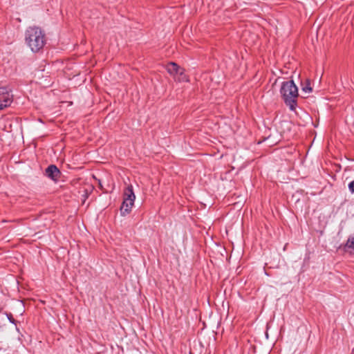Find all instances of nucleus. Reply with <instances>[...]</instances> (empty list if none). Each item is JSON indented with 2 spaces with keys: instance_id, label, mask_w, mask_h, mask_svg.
Wrapping results in <instances>:
<instances>
[{
  "instance_id": "obj_7",
  "label": "nucleus",
  "mask_w": 354,
  "mask_h": 354,
  "mask_svg": "<svg viewBox=\"0 0 354 354\" xmlns=\"http://www.w3.org/2000/svg\"><path fill=\"white\" fill-rule=\"evenodd\" d=\"M180 67L175 62H169L167 65V72L172 75H176L178 74Z\"/></svg>"
},
{
  "instance_id": "obj_5",
  "label": "nucleus",
  "mask_w": 354,
  "mask_h": 354,
  "mask_svg": "<svg viewBox=\"0 0 354 354\" xmlns=\"http://www.w3.org/2000/svg\"><path fill=\"white\" fill-rule=\"evenodd\" d=\"M123 198L129 201V202H132L134 204L136 196L133 192L132 185H128L127 187L124 189Z\"/></svg>"
},
{
  "instance_id": "obj_1",
  "label": "nucleus",
  "mask_w": 354,
  "mask_h": 354,
  "mask_svg": "<svg viewBox=\"0 0 354 354\" xmlns=\"http://www.w3.org/2000/svg\"><path fill=\"white\" fill-rule=\"evenodd\" d=\"M27 46L33 53H38L46 44V36L44 30L37 26H29L24 33Z\"/></svg>"
},
{
  "instance_id": "obj_3",
  "label": "nucleus",
  "mask_w": 354,
  "mask_h": 354,
  "mask_svg": "<svg viewBox=\"0 0 354 354\" xmlns=\"http://www.w3.org/2000/svg\"><path fill=\"white\" fill-rule=\"evenodd\" d=\"M45 175L53 181L57 182L61 177L62 173L56 165H50L46 169Z\"/></svg>"
},
{
  "instance_id": "obj_2",
  "label": "nucleus",
  "mask_w": 354,
  "mask_h": 354,
  "mask_svg": "<svg viewBox=\"0 0 354 354\" xmlns=\"http://www.w3.org/2000/svg\"><path fill=\"white\" fill-rule=\"evenodd\" d=\"M280 94L285 104L290 110L295 111L299 97L298 88L293 80L283 82L280 88Z\"/></svg>"
},
{
  "instance_id": "obj_6",
  "label": "nucleus",
  "mask_w": 354,
  "mask_h": 354,
  "mask_svg": "<svg viewBox=\"0 0 354 354\" xmlns=\"http://www.w3.org/2000/svg\"><path fill=\"white\" fill-rule=\"evenodd\" d=\"M133 206V203L132 202H129L123 198V201L122 205L120 207V214L122 216H125L129 214L131 211L132 207Z\"/></svg>"
},
{
  "instance_id": "obj_13",
  "label": "nucleus",
  "mask_w": 354,
  "mask_h": 354,
  "mask_svg": "<svg viewBox=\"0 0 354 354\" xmlns=\"http://www.w3.org/2000/svg\"><path fill=\"white\" fill-rule=\"evenodd\" d=\"M7 317L11 323L16 324V320L14 319V317L11 313L7 314Z\"/></svg>"
},
{
  "instance_id": "obj_11",
  "label": "nucleus",
  "mask_w": 354,
  "mask_h": 354,
  "mask_svg": "<svg viewBox=\"0 0 354 354\" xmlns=\"http://www.w3.org/2000/svg\"><path fill=\"white\" fill-rule=\"evenodd\" d=\"M10 92L6 87H0V96Z\"/></svg>"
},
{
  "instance_id": "obj_4",
  "label": "nucleus",
  "mask_w": 354,
  "mask_h": 354,
  "mask_svg": "<svg viewBox=\"0 0 354 354\" xmlns=\"http://www.w3.org/2000/svg\"><path fill=\"white\" fill-rule=\"evenodd\" d=\"M13 102V95L10 92L0 96V110L10 106Z\"/></svg>"
},
{
  "instance_id": "obj_8",
  "label": "nucleus",
  "mask_w": 354,
  "mask_h": 354,
  "mask_svg": "<svg viewBox=\"0 0 354 354\" xmlns=\"http://www.w3.org/2000/svg\"><path fill=\"white\" fill-rule=\"evenodd\" d=\"M345 251L352 253L354 252V237L348 238L344 246Z\"/></svg>"
},
{
  "instance_id": "obj_9",
  "label": "nucleus",
  "mask_w": 354,
  "mask_h": 354,
  "mask_svg": "<svg viewBox=\"0 0 354 354\" xmlns=\"http://www.w3.org/2000/svg\"><path fill=\"white\" fill-rule=\"evenodd\" d=\"M177 75V80L178 82H189V77L185 73V69L183 68H180V71H178V74H176Z\"/></svg>"
},
{
  "instance_id": "obj_12",
  "label": "nucleus",
  "mask_w": 354,
  "mask_h": 354,
  "mask_svg": "<svg viewBox=\"0 0 354 354\" xmlns=\"http://www.w3.org/2000/svg\"><path fill=\"white\" fill-rule=\"evenodd\" d=\"M348 187L351 193H354V180L348 183Z\"/></svg>"
},
{
  "instance_id": "obj_10",
  "label": "nucleus",
  "mask_w": 354,
  "mask_h": 354,
  "mask_svg": "<svg viewBox=\"0 0 354 354\" xmlns=\"http://www.w3.org/2000/svg\"><path fill=\"white\" fill-rule=\"evenodd\" d=\"M302 91L306 93H310L312 91V88L310 87V83L308 80H306V85L302 88Z\"/></svg>"
}]
</instances>
